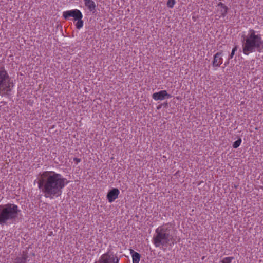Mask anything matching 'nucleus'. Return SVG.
Segmentation results:
<instances>
[{
	"label": "nucleus",
	"mask_w": 263,
	"mask_h": 263,
	"mask_svg": "<svg viewBox=\"0 0 263 263\" xmlns=\"http://www.w3.org/2000/svg\"><path fill=\"white\" fill-rule=\"evenodd\" d=\"M242 140L241 138H239L238 140H237L236 141H235L233 144V147L234 148H237L238 147L241 143Z\"/></svg>",
	"instance_id": "16"
},
{
	"label": "nucleus",
	"mask_w": 263,
	"mask_h": 263,
	"mask_svg": "<svg viewBox=\"0 0 263 263\" xmlns=\"http://www.w3.org/2000/svg\"><path fill=\"white\" fill-rule=\"evenodd\" d=\"M63 16L65 20H69L73 17V21L76 22L75 26L78 29H81L84 25L82 20L83 15L81 11L77 9L65 11L63 12Z\"/></svg>",
	"instance_id": "6"
},
{
	"label": "nucleus",
	"mask_w": 263,
	"mask_h": 263,
	"mask_svg": "<svg viewBox=\"0 0 263 263\" xmlns=\"http://www.w3.org/2000/svg\"><path fill=\"white\" fill-rule=\"evenodd\" d=\"M133 263H139L140 260V255L139 253L134 252L132 254Z\"/></svg>",
	"instance_id": "14"
},
{
	"label": "nucleus",
	"mask_w": 263,
	"mask_h": 263,
	"mask_svg": "<svg viewBox=\"0 0 263 263\" xmlns=\"http://www.w3.org/2000/svg\"><path fill=\"white\" fill-rule=\"evenodd\" d=\"M237 47L236 46L233 48L232 52L229 56V59H231L233 58V57L235 54V53L237 51Z\"/></svg>",
	"instance_id": "18"
},
{
	"label": "nucleus",
	"mask_w": 263,
	"mask_h": 263,
	"mask_svg": "<svg viewBox=\"0 0 263 263\" xmlns=\"http://www.w3.org/2000/svg\"><path fill=\"white\" fill-rule=\"evenodd\" d=\"M174 232L173 227L169 223L159 226L156 229L153 243L156 247L166 246L170 241H173Z\"/></svg>",
	"instance_id": "3"
},
{
	"label": "nucleus",
	"mask_w": 263,
	"mask_h": 263,
	"mask_svg": "<svg viewBox=\"0 0 263 263\" xmlns=\"http://www.w3.org/2000/svg\"><path fill=\"white\" fill-rule=\"evenodd\" d=\"M68 181L61 174L44 171L37 177V186L46 198L51 199L61 196Z\"/></svg>",
	"instance_id": "1"
},
{
	"label": "nucleus",
	"mask_w": 263,
	"mask_h": 263,
	"mask_svg": "<svg viewBox=\"0 0 263 263\" xmlns=\"http://www.w3.org/2000/svg\"><path fill=\"white\" fill-rule=\"evenodd\" d=\"M218 11L220 12V15L222 16H226L228 11V7L221 2L218 4Z\"/></svg>",
	"instance_id": "11"
},
{
	"label": "nucleus",
	"mask_w": 263,
	"mask_h": 263,
	"mask_svg": "<svg viewBox=\"0 0 263 263\" xmlns=\"http://www.w3.org/2000/svg\"><path fill=\"white\" fill-rule=\"evenodd\" d=\"M85 5L90 11H93L96 8V4L92 0H84Z\"/></svg>",
	"instance_id": "12"
},
{
	"label": "nucleus",
	"mask_w": 263,
	"mask_h": 263,
	"mask_svg": "<svg viewBox=\"0 0 263 263\" xmlns=\"http://www.w3.org/2000/svg\"><path fill=\"white\" fill-rule=\"evenodd\" d=\"M21 210L13 203H7L0 205V224L3 226L9 221L15 220Z\"/></svg>",
	"instance_id": "4"
},
{
	"label": "nucleus",
	"mask_w": 263,
	"mask_h": 263,
	"mask_svg": "<svg viewBox=\"0 0 263 263\" xmlns=\"http://www.w3.org/2000/svg\"><path fill=\"white\" fill-rule=\"evenodd\" d=\"M176 3L175 0H168L167 2V6L170 8H172Z\"/></svg>",
	"instance_id": "17"
},
{
	"label": "nucleus",
	"mask_w": 263,
	"mask_h": 263,
	"mask_svg": "<svg viewBox=\"0 0 263 263\" xmlns=\"http://www.w3.org/2000/svg\"><path fill=\"white\" fill-rule=\"evenodd\" d=\"M76 160H77V162H79L80 161L79 159H76Z\"/></svg>",
	"instance_id": "20"
},
{
	"label": "nucleus",
	"mask_w": 263,
	"mask_h": 263,
	"mask_svg": "<svg viewBox=\"0 0 263 263\" xmlns=\"http://www.w3.org/2000/svg\"><path fill=\"white\" fill-rule=\"evenodd\" d=\"M13 83L4 67H0V95L11 91Z\"/></svg>",
	"instance_id": "5"
},
{
	"label": "nucleus",
	"mask_w": 263,
	"mask_h": 263,
	"mask_svg": "<svg viewBox=\"0 0 263 263\" xmlns=\"http://www.w3.org/2000/svg\"><path fill=\"white\" fill-rule=\"evenodd\" d=\"M229 64V61H228L227 62H226L225 63H224V65L225 66H227V65Z\"/></svg>",
	"instance_id": "19"
},
{
	"label": "nucleus",
	"mask_w": 263,
	"mask_h": 263,
	"mask_svg": "<svg viewBox=\"0 0 263 263\" xmlns=\"http://www.w3.org/2000/svg\"><path fill=\"white\" fill-rule=\"evenodd\" d=\"M262 46H263V41L261 35L255 30L250 29L242 41V47L243 54L248 55L255 52L256 50L260 52Z\"/></svg>",
	"instance_id": "2"
},
{
	"label": "nucleus",
	"mask_w": 263,
	"mask_h": 263,
	"mask_svg": "<svg viewBox=\"0 0 263 263\" xmlns=\"http://www.w3.org/2000/svg\"><path fill=\"white\" fill-rule=\"evenodd\" d=\"M172 97L170 94H168L166 90H161L159 92L154 93L152 98L155 101L163 100L165 99H170Z\"/></svg>",
	"instance_id": "8"
},
{
	"label": "nucleus",
	"mask_w": 263,
	"mask_h": 263,
	"mask_svg": "<svg viewBox=\"0 0 263 263\" xmlns=\"http://www.w3.org/2000/svg\"><path fill=\"white\" fill-rule=\"evenodd\" d=\"M120 194L119 190L117 188H114L110 190L107 193L106 198L109 203L114 202L118 198Z\"/></svg>",
	"instance_id": "10"
},
{
	"label": "nucleus",
	"mask_w": 263,
	"mask_h": 263,
	"mask_svg": "<svg viewBox=\"0 0 263 263\" xmlns=\"http://www.w3.org/2000/svg\"><path fill=\"white\" fill-rule=\"evenodd\" d=\"M27 257V253L23 252L21 257H17L15 259V263H26Z\"/></svg>",
	"instance_id": "13"
},
{
	"label": "nucleus",
	"mask_w": 263,
	"mask_h": 263,
	"mask_svg": "<svg viewBox=\"0 0 263 263\" xmlns=\"http://www.w3.org/2000/svg\"><path fill=\"white\" fill-rule=\"evenodd\" d=\"M234 259L233 257H226L223 258L221 261V263H231L232 261Z\"/></svg>",
	"instance_id": "15"
},
{
	"label": "nucleus",
	"mask_w": 263,
	"mask_h": 263,
	"mask_svg": "<svg viewBox=\"0 0 263 263\" xmlns=\"http://www.w3.org/2000/svg\"><path fill=\"white\" fill-rule=\"evenodd\" d=\"M119 258L117 256L111 257L108 253L102 254L99 260L95 263H119Z\"/></svg>",
	"instance_id": "7"
},
{
	"label": "nucleus",
	"mask_w": 263,
	"mask_h": 263,
	"mask_svg": "<svg viewBox=\"0 0 263 263\" xmlns=\"http://www.w3.org/2000/svg\"><path fill=\"white\" fill-rule=\"evenodd\" d=\"M222 51H219L214 54L213 60L212 61V66L213 67H218L223 63Z\"/></svg>",
	"instance_id": "9"
}]
</instances>
